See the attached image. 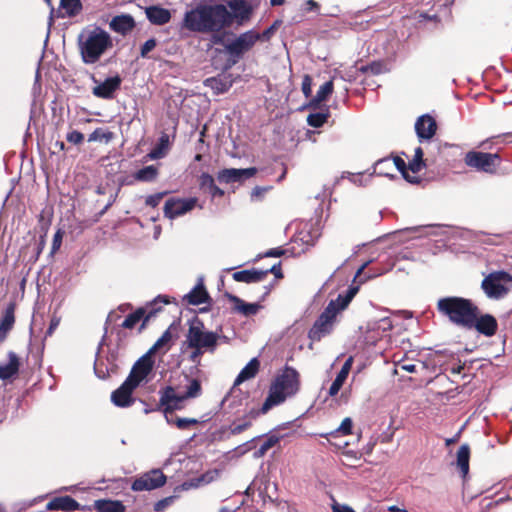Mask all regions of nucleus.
I'll list each match as a JSON object with an SVG mask.
<instances>
[{
	"label": "nucleus",
	"instance_id": "338daca9",
	"mask_svg": "<svg viewBox=\"0 0 512 512\" xmlns=\"http://www.w3.org/2000/svg\"><path fill=\"white\" fill-rule=\"evenodd\" d=\"M284 254V250L281 248H273L265 252V257H280Z\"/></svg>",
	"mask_w": 512,
	"mask_h": 512
},
{
	"label": "nucleus",
	"instance_id": "69168bd1",
	"mask_svg": "<svg viewBox=\"0 0 512 512\" xmlns=\"http://www.w3.org/2000/svg\"><path fill=\"white\" fill-rule=\"evenodd\" d=\"M207 193L210 194L212 198L222 197L224 195V191L216 185H213Z\"/></svg>",
	"mask_w": 512,
	"mask_h": 512
},
{
	"label": "nucleus",
	"instance_id": "e2e57ef3",
	"mask_svg": "<svg viewBox=\"0 0 512 512\" xmlns=\"http://www.w3.org/2000/svg\"><path fill=\"white\" fill-rule=\"evenodd\" d=\"M342 386L343 385L340 382H338V381H336L334 379V381L332 382V384H331V386H330V388L328 390L329 396H331V397L336 396L338 394V392L340 391Z\"/></svg>",
	"mask_w": 512,
	"mask_h": 512
},
{
	"label": "nucleus",
	"instance_id": "5701e85b",
	"mask_svg": "<svg viewBox=\"0 0 512 512\" xmlns=\"http://www.w3.org/2000/svg\"><path fill=\"white\" fill-rule=\"evenodd\" d=\"M19 358L13 351L8 352V362L0 363V379L7 380L15 376L19 371Z\"/></svg>",
	"mask_w": 512,
	"mask_h": 512
},
{
	"label": "nucleus",
	"instance_id": "f03ea898",
	"mask_svg": "<svg viewBox=\"0 0 512 512\" xmlns=\"http://www.w3.org/2000/svg\"><path fill=\"white\" fill-rule=\"evenodd\" d=\"M299 388V373L296 369L286 366L271 383L268 396L261 408L262 413H266L271 408L285 402L287 398L296 395Z\"/></svg>",
	"mask_w": 512,
	"mask_h": 512
},
{
	"label": "nucleus",
	"instance_id": "774afa93",
	"mask_svg": "<svg viewBox=\"0 0 512 512\" xmlns=\"http://www.w3.org/2000/svg\"><path fill=\"white\" fill-rule=\"evenodd\" d=\"M163 148L157 146L156 148H154L150 153H149V157L151 159H159V158H162L164 153H163Z\"/></svg>",
	"mask_w": 512,
	"mask_h": 512
},
{
	"label": "nucleus",
	"instance_id": "a211bd4d",
	"mask_svg": "<svg viewBox=\"0 0 512 512\" xmlns=\"http://www.w3.org/2000/svg\"><path fill=\"white\" fill-rule=\"evenodd\" d=\"M136 389L130 380L125 379V381L114 390L111 394V401L117 407H129L131 406L135 399L132 397L133 391Z\"/></svg>",
	"mask_w": 512,
	"mask_h": 512
},
{
	"label": "nucleus",
	"instance_id": "ea45409f",
	"mask_svg": "<svg viewBox=\"0 0 512 512\" xmlns=\"http://www.w3.org/2000/svg\"><path fill=\"white\" fill-rule=\"evenodd\" d=\"M328 117V110L325 112L312 113L308 115L307 123L312 127L319 128L327 121Z\"/></svg>",
	"mask_w": 512,
	"mask_h": 512
},
{
	"label": "nucleus",
	"instance_id": "c85d7f7f",
	"mask_svg": "<svg viewBox=\"0 0 512 512\" xmlns=\"http://www.w3.org/2000/svg\"><path fill=\"white\" fill-rule=\"evenodd\" d=\"M15 323L14 306L9 305L0 320V344L6 339Z\"/></svg>",
	"mask_w": 512,
	"mask_h": 512
},
{
	"label": "nucleus",
	"instance_id": "a19ab883",
	"mask_svg": "<svg viewBox=\"0 0 512 512\" xmlns=\"http://www.w3.org/2000/svg\"><path fill=\"white\" fill-rule=\"evenodd\" d=\"M394 165L397 168L399 172H401L402 176L410 183H417L418 180L416 177H411L408 173L409 168L406 164V162L399 156L394 158Z\"/></svg>",
	"mask_w": 512,
	"mask_h": 512
},
{
	"label": "nucleus",
	"instance_id": "4468645a",
	"mask_svg": "<svg viewBox=\"0 0 512 512\" xmlns=\"http://www.w3.org/2000/svg\"><path fill=\"white\" fill-rule=\"evenodd\" d=\"M197 204V198H171L165 202L164 215L169 219L182 216L191 211Z\"/></svg>",
	"mask_w": 512,
	"mask_h": 512
},
{
	"label": "nucleus",
	"instance_id": "4d7b16f0",
	"mask_svg": "<svg viewBox=\"0 0 512 512\" xmlns=\"http://www.w3.org/2000/svg\"><path fill=\"white\" fill-rule=\"evenodd\" d=\"M262 272H266V276L269 274V273H272L275 275L276 278H282L283 277V274L281 272V264L280 262L274 264L271 268L269 269H266V270H262Z\"/></svg>",
	"mask_w": 512,
	"mask_h": 512
},
{
	"label": "nucleus",
	"instance_id": "8fccbe9b",
	"mask_svg": "<svg viewBox=\"0 0 512 512\" xmlns=\"http://www.w3.org/2000/svg\"><path fill=\"white\" fill-rule=\"evenodd\" d=\"M157 45L156 39L150 38L141 46L140 56L146 58L148 53L151 52Z\"/></svg>",
	"mask_w": 512,
	"mask_h": 512
},
{
	"label": "nucleus",
	"instance_id": "6e6d98bb",
	"mask_svg": "<svg viewBox=\"0 0 512 512\" xmlns=\"http://www.w3.org/2000/svg\"><path fill=\"white\" fill-rule=\"evenodd\" d=\"M173 502V497H167L162 500H159L154 505V510L157 512L163 511L167 506H169Z\"/></svg>",
	"mask_w": 512,
	"mask_h": 512
},
{
	"label": "nucleus",
	"instance_id": "f704fd0d",
	"mask_svg": "<svg viewBox=\"0 0 512 512\" xmlns=\"http://www.w3.org/2000/svg\"><path fill=\"white\" fill-rule=\"evenodd\" d=\"M158 174V170L154 165L145 166L144 168L138 170L134 177L138 181L142 182H151L153 181Z\"/></svg>",
	"mask_w": 512,
	"mask_h": 512
},
{
	"label": "nucleus",
	"instance_id": "13d9d810",
	"mask_svg": "<svg viewBox=\"0 0 512 512\" xmlns=\"http://www.w3.org/2000/svg\"><path fill=\"white\" fill-rule=\"evenodd\" d=\"M269 190V187H260V186H256L252 192H251V198L254 200V199H259L260 197H262L267 191Z\"/></svg>",
	"mask_w": 512,
	"mask_h": 512
},
{
	"label": "nucleus",
	"instance_id": "1a4fd4ad",
	"mask_svg": "<svg viewBox=\"0 0 512 512\" xmlns=\"http://www.w3.org/2000/svg\"><path fill=\"white\" fill-rule=\"evenodd\" d=\"M158 303L168 304L169 300L166 296H157L146 308H139L135 312L129 314L122 323V327L132 329L135 325L143 319V325L146 324L155 314L161 310Z\"/></svg>",
	"mask_w": 512,
	"mask_h": 512
},
{
	"label": "nucleus",
	"instance_id": "3c124183",
	"mask_svg": "<svg viewBox=\"0 0 512 512\" xmlns=\"http://www.w3.org/2000/svg\"><path fill=\"white\" fill-rule=\"evenodd\" d=\"M302 92L306 98L311 97L312 94V78L309 75H304L301 86Z\"/></svg>",
	"mask_w": 512,
	"mask_h": 512
},
{
	"label": "nucleus",
	"instance_id": "bf43d9fd",
	"mask_svg": "<svg viewBox=\"0 0 512 512\" xmlns=\"http://www.w3.org/2000/svg\"><path fill=\"white\" fill-rule=\"evenodd\" d=\"M333 512H355L350 506L334 502L332 504Z\"/></svg>",
	"mask_w": 512,
	"mask_h": 512
},
{
	"label": "nucleus",
	"instance_id": "58836bf2",
	"mask_svg": "<svg viewBox=\"0 0 512 512\" xmlns=\"http://www.w3.org/2000/svg\"><path fill=\"white\" fill-rule=\"evenodd\" d=\"M279 442V437L276 435L269 436L260 447L254 452V458L263 457L269 449L274 447Z\"/></svg>",
	"mask_w": 512,
	"mask_h": 512
},
{
	"label": "nucleus",
	"instance_id": "603ef678",
	"mask_svg": "<svg viewBox=\"0 0 512 512\" xmlns=\"http://www.w3.org/2000/svg\"><path fill=\"white\" fill-rule=\"evenodd\" d=\"M330 302H335V308L337 309V314L344 310L351 301H348V298L343 294H339L335 300H331Z\"/></svg>",
	"mask_w": 512,
	"mask_h": 512
},
{
	"label": "nucleus",
	"instance_id": "39448f33",
	"mask_svg": "<svg viewBox=\"0 0 512 512\" xmlns=\"http://www.w3.org/2000/svg\"><path fill=\"white\" fill-rule=\"evenodd\" d=\"M218 339V333L206 331L204 323L198 317L189 321V329L186 334V343L189 348H202L208 352H213L216 349Z\"/></svg>",
	"mask_w": 512,
	"mask_h": 512
},
{
	"label": "nucleus",
	"instance_id": "e433bc0d",
	"mask_svg": "<svg viewBox=\"0 0 512 512\" xmlns=\"http://www.w3.org/2000/svg\"><path fill=\"white\" fill-rule=\"evenodd\" d=\"M187 385H186V390L185 392L182 394L184 399H190V398H196L198 396H200L201 394V391H202V388H201V383L198 379H188L187 378Z\"/></svg>",
	"mask_w": 512,
	"mask_h": 512
},
{
	"label": "nucleus",
	"instance_id": "79ce46f5",
	"mask_svg": "<svg viewBox=\"0 0 512 512\" xmlns=\"http://www.w3.org/2000/svg\"><path fill=\"white\" fill-rule=\"evenodd\" d=\"M359 70L363 73H370L372 75H378L388 71L386 65L382 62H372L369 65L361 66Z\"/></svg>",
	"mask_w": 512,
	"mask_h": 512
},
{
	"label": "nucleus",
	"instance_id": "423d86ee",
	"mask_svg": "<svg viewBox=\"0 0 512 512\" xmlns=\"http://www.w3.org/2000/svg\"><path fill=\"white\" fill-rule=\"evenodd\" d=\"M336 316L337 309L335 308V302H329L327 307L320 314L312 328L309 330V338L312 341H320L323 337L330 334L333 330Z\"/></svg>",
	"mask_w": 512,
	"mask_h": 512
},
{
	"label": "nucleus",
	"instance_id": "09e8293b",
	"mask_svg": "<svg viewBox=\"0 0 512 512\" xmlns=\"http://www.w3.org/2000/svg\"><path fill=\"white\" fill-rule=\"evenodd\" d=\"M352 432V420L346 417L341 422L340 426L334 431V433H341L342 435H349Z\"/></svg>",
	"mask_w": 512,
	"mask_h": 512
},
{
	"label": "nucleus",
	"instance_id": "b1692460",
	"mask_svg": "<svg viewBox=\"0 0 512 512\" xmlns=\"http://www.w3.org/2000/svg\"><path fill=\"white\" fill-rule=\"evenodd\" d=\"M228 299L234 304V311L243 316L255 315L261 308L258 303H246L238 296L227 294Z\"/></svg>",
	"mask_w": 512,
	"mask_h": 512
},
{
	"label": "nucleus",
	"instance_id": "a18cd8bd",
	"mask_svg": "<svg viewBox=\"0 0 512 512\" xmlns=\"http://www.w3.org/2000/svg\"><path fill=\"white\" fill-rule=\"evenodd\" d=\"M112 139V133L111 132H104L102 129L98 128L95 129L88 138L89 142L92 141H102L105 140L106 142H109Z\"/></svg>",
	"mask_w": 512,
	"mask_h": 512
},
{
	"label": "nucleus",
	"instance_id": "f3484780",
	"mask_svg": "<svg viewBox=\"0 0 512 512\" xmlns=\"http://www.w3.org/2000/svg\"><path fill=\"white\" fill-rule=\"evenodd\" d=\"M257 172V169L254 167L250 168H243V169H236V168H229V169H223L218 172L217 179L220 183H236V182H242L246 179H249L253 177Z\"/></svg>",
	"mask_w": 512,
	"mask_h": 512
},
{
	"label": "nucleus",
	"instance_id": "9d476101",
	"mask_svg": "<svg viewBox=\"0 0 512 512\" xmlns=\"http://www.w3.org/2000/svg\"><path fill=\"white\" fill-rule=\"evenodd\" d=\"M500 158L498 154H491L479 151L466 153L464 161L468 167L485 173H494Z\"/></svg>",
	"mask_w": 512,
	"mask_h": 512
},
{
	"label": "nucleus",
	"instance_id": "4be33fe9",
	"mask_svg": "<svg viewBox=\"0 0 512 512\" xmlns=\"http://www.w3.org/2000/svg\"><path fill=\"white\" fill-rule=\"evenodd\" d=\"M145 14L149 22L157 26L167 24L172 17L170 10L158 5L146 7Z\"/></svg>",
	"mask_w": 512,
	"mask_h": 512
},
{
	"label": "nucleus",
	"instance_id": "680f3d73",
	"mask_svg": "<svg viewBox=\"0 0 512 512\" xmlns=\"http://www.w3.org/2000/svg\"><path fill=\"white\" fill-rule=\"evenodd\" d=\"M209 34H212L210 41L212 44L215 45H226L224 43V36L220 34V32H210Z\"/></svg>",
	"mask_w": 512,
	"mask_h": 512
},
{
	"label": "nucleus",
	"instance_id": "7c9ffc66",
	"mask_svg": "<svg viewBox=\"0 0 512 512\" xmlns=\"http://www.w3.org/2000/svg\"><path fill=\"white\" fill-rule=\"evenodd\" d=\"M470 447L468 444H462L457 451V467L463 477L469 472Z\"/></svg>",
	"mask_w": 512,
	"mask_h": 512
},
{
	"label": "nucleus",
	"instance_id": "ddd939ff",
	"mask_svg": "<svg viewBox=\"0 0 512 512\" xmlns=\"http://www.w3.org/2000/svg\"><path fill=\"white\" fill-rule=\"evenodd\" d=\"M159 407L157 410H162L164 417L166 412L168 414L173 413L174 410L181 408V403L185 400L182 394L175 391L172 386H166L159 391Z\"/></svg>",
	"mask_w": 512,
	"mask_h": 512
},
{
	"label": "nucleus",
	"instance_id": "2f4dec72",
	"mask_svg": "<svg viewBox=\"0 0 512 512\" xmlns=\"http://www.w3.org/2000/svg\"><path fill=\"white\" fill-rule=\"evenodd\" d=\"M165 420L170 425H175L180 430H187L192 426L199 424V421L195 418H181L175 416L173 413L168 414L166 412Z\"/></svg>",
	"mask_w": 512,
	"mask_h": 512
},
{
	"label": "nucleus",
	"instance_id": "052dcab7",
	"mask_svg": "<svg viewBox=\"0 0 512 512\" xmlns=\"http://www.w3.org/2000/svg\"><path fill=\"white\" fill-rule=\"evenodd\" d=\"M193 351L192 353L190 354V361L193 362V363H198L199 362V359L201 357V355L206 352L207 350L205 349H202V348H192Z\"/></svg>",
	"mask_w": 512,
	"mask_h": 512
},
{
	"label": "nucleus",
	"instance_id": "c03bdc74",
	"mask_svg": "<svg viewBox=\"0 0 512 512\" xmlns=\"http://www.w3.org/2000/svg\"><path fill=\"white\" fill-rule=\"evenodd\" d=\"M352 365H353V357L350 356L344 362V364H343L341 370L338 372L335 380L340 382L343 385L349 375Z\"/></svg>",
	"mask_w": 512,
	"mask_h": 512
},
{
	"label": "nucleus",
	"instance_id": "0eeeda50",
	"mask_svg": "<svg viewBox=\"0 0 512 512\" xmlns=\"http://www.w3.org/2000/svg\"><path fill=\"white\" fill-rule=\"evenodd\" d=\"M261 34L254 30L241 33L236 39L225 45V52L234 59V63L248 52L258 40Z\"/></svg>",
	"mask_w": 512,
	"mask_h": 512
},
{
	"label": "nucleus",
	"instance_id": "393cba45",
	"mask_svg": "<svg viewBox=\"0 0 512 512\" xmlns=\"http://www.w3.org/2000/svg\"><path fill=\"white\" fill-rule=\"evenodd\" d=\"M80 504L70 496L56 497L47 504L48 510L75 511L79 509Z\"/></svg>",
	"mask_w": 512,
	"mask_h": 512
},
{
	"label": "nucleus",
	"instance_id": "412c9836",
	"mask_svg": "<svg viewBox=\"0 0 512 512\" xmlns=\"http://www.w3.org/2000/svg\"><path fill=\"white\" fill-rule=\"evenodd\" d=\"M135 26V20L129 14H121L114 16L109 23V27L112 31L123 36L131 32L135 28Z\"/></svg>",
	"mask_w": 512,
	"mask_h": 512
},
{
	"label": "nucleus",
	"instance_id": "7ed1b4c3",
	"mask_svg": "<svg viewBox=\"0 0 512 512\" xmlns=\"http://www.w3.org/2000/svg\"><path fill=\"white\" fill-rule=\"evenodd\" d=\"M437 309L440 314L459 327L471 329L473 318L478 315V307L471 300L450 296L438 300Z\"/></svg>",
	"mask_w": 512,
	"mask_h": 512
},
{
	"label": "nucleus",
	"instance_id": "dca6fc26",
	"mask_svg": "<svg viewBox=\"0 0 512 512\" xmlns=\"http://www.w3.org/2000/svg\"><path fill=\"white\" fill-rule=\"evenodd\" d=\"M92 80L96 84L92 89V93L95 97L101 99H112L122 82L119 75L108 77L103 82H99L95 76H92Z\"/></svg>",
	"mask_w": 512,
	"mask_h": 512
},
{
	"label": "nucleus",
	"instance_id": "2eb2a0df",
	"mask_svg": "<svg viewBox=\"0 0 512 512\" xmlns=\"http://www.w3.org/2000/svg\"><path fill=\"white\" fill-rule=\"evenodd\" d=\"M227 9L229 8V27L236 21L241 24L250 19L252 14V6L247 0H228L226 2Z\"/></svg>",
	"mask_w": 512,
	"mask_h": 512
},
{
	"label": "nucleus",
	"instance_id": "6ab92c4d",
	"mask_svg": "<svg viewBox=\"0 0 512 512\" xmlns=\"http://www.w3.org/2000/svg\"><path fill=\"white\" fill-rule=\"evenodd\" d=\"M436 130V121L429 114L420 116L415 122V131L420 141L431 139L435 135Z\"/></svg>",
	"mask_w": 512,
	"mask_h": 512
},
{
	"label": "nucleus",
	"instance_id": "cd10ccee",
	"mask_svg": "<svg viewBox=\"0 0 512 512\" xmlns=\"http://www.w3.org/2000/svg\"><path fill=\"white\" fill-rule=\"evenodd\" d=\"M266 278V272H262V270H242L235 272L233 274V279L237 282L244 283H257Z\"/></svg>",
	"mask_w": 512,
	"mask_h": 512
},
{
	"label": "nucleus",
	"instance_id": "c9c22d12",
	"mask_svg": "<svg viewBox=\"0 0 512 512\" xmlns=\"http://www.w3.org/2000/svg\"><path fill=\"white\" fill-rule=\"evenodd\" d=\"M204 84L205 86L214 90L215 93L217 94L226 92L230 87V84H228L227 81L217 77H211L206 79Z\"/></svg>",
	"mask_w": 512,
	"mask_h": 512
},
{
	"label": "nucleus",
	"instance_id": "37998d69",
	"mask_svg": "<svg viewBox=\"0 0 512 512\" xmlns=\"http://www.w3.org/2000/svg\"><path fill=\"white\" fill-rule=\"evenodd\" d=\"M171 338H172V335H171L170 331L166 330L146 353H150V356H152L156 351H158L163 346L168 344L170 342Z\"/></svg>",
	"mask_w": 512,
	"mask_h": 512
},
{
	"label": "nucleus",
	"instance_id": "20e7f679",
	"mask_svg": "<svg viewBox=\"0 0 512 512\" xmlns=\"http://www.w3.org/2000/svg\"><path fill=\"white\" fill-rule=\"evenodd\" d=\"M113 46L110 34L101 27L83 31L78 37V48L85 64L96 63Z\"/></svg>",
	"mask_w": 512,
	"mask_h": 512
},
{
	"label": "nucleus",
	"instance_id": "c756f323",
	"mask_svg": "<svg viewBox=\"0 0 512 512\" xmlns=\"http://www.w3.org/2000/svg\"><path fill=\"white\" fill-rule=\"evenodd\" d=\"M333 81H327L321 85L314 97L311 98L309 106L317 108L323 101H325L333 92Z\"/></svg>",
	"mask_w": 512,
	"mask_h": 512
},
{
	"label": "nucleus",
	"instance_id": "6e6552de",
	"mask_svg": "<svg viewBox=\"0 0 512 512\" xmlns=\"http://www.w3.org/2000/svg\"><path fill=\"white\" fill-rule=\"evenodd\" d=\"M509 280H511L509 273L493 272L483 279L481 287L488 298L498 300L507 294L508 290L503 283Z\"/></svg>",
	"mask_w": 512,
	"mask_h": 512
},
{
	"label": "nucleus",
	"instance_id": "0e129e2a",
	"mask_svg": "<svg viewBox=\"0 0 512 512\" xmlns=\"http://www.w3.org/2000/svg\"><path fill=\"white\" fill-rule=\"evenodd\" d=\"M359 291L358 285H350L349 288L346 290V292L343 294L345 297L348 298V301H352V299L355 297V295Z\"/></svg>",
	"mask_w": 512,
	"mask_h": 512
},
{
	"label": "nucleus",
	"instance_id": "bb28decb",
	"mask_svg": "<svg viewBox=\"0 0 512 512\" xmlns=\"http://www.w3.org/2000/svg\"><path fill=\"white\" fill-rule=\"evenodd\" d=\"M184 300L191 305H199L209 300V294L206 291L202 281L184 296Z\"/></svg>",
	"mask_w": 512,
	"mask_h": 512
},
{
	"label": "nucleus",
	"instance_id": "f257e3e1",
	"mask_svg": "<svg viewBox=\"0 0 512 512\" xmlns=\"http://www.w3.org/2000/svg\"><path fill=\"white\" fill-rule=\"evenodd\" d=\"M229 20L225 4H199L184 13L180 26L192 33L208 34L228 28Z\"/></svg>",
	"mask_w": 512,
	"mask_h": 512
},
{
	"label": "nucleus",
	"instance_id": "f8f14e48",
	"mask_svg": "<svg viewBox=\"0 0 512 512\" xmlns=\"http://www.w3.org/2000/svg\"><path fill=\"white\" fill-rule=\"evenodd\" d=\"M166 483V476L160 469H153L144 473L132 483L133 491H150L162 487Z\"/></svg>",
	"mask_w": 512,
	"mask_h": 512
},
{
	"label": "nucleus",
	"instance_id": "72a5a7b5",
	"mask_svg": "<svg viewBox=\"0 0 512 512\" xmlns=\"http://www.w3.org/2000/svg\"><path fill=\"white\" fill-rule=\"evenodd\" d=\"M60 8L68 17H75L82 10V3L80 0H60Z\"/></svg>",
	"mask_w": 512,
	"mask_h": 512
},
{
	"label": "nucleus",
	"instance_id": "49530a36",
	"mask_svg": "<svg viewBox=\"0 0 512 512\" xmlns=\"http://www.w3.org/2000/svg\"><path fill=\"white\" fill-rule=\"evenodd\" d=\"M215 185L214 178L208 173H202L199 177V187L205 193Z\"/></svg>",
	"mask_w": 512,
	"mask_h": 512
},
{
	"label": "nucleus",
	"instance_id": "de8ad7c7",
	"mask_svg": "<svg viewBox=\"0 0 512 512\" xmlns=\"http://www.w3.org/2000/svg\"><path fill=\"white\" fill-rule=\"evenodd\" d=\"M251 426V422L247 419L241 420L238 423L234 422L230 425L229 430L232 435H238L248 429Z\"/></svg>",
	"mask_w": 512,
	"mask_h": 512
},
{
	"label": "nucleus",
	"instance_id": "864d4df0",
	"mask_svg": "<svg viewBox=\"0 0 512 512\" xmlns=\"http://www.w3.org/2000/svg\"><path fill=\"white\" fill-rule=\"evenodd\" d=\"M66 139L68 142L77 145L83 142L84 135L77 130H73L67 134Z\"/></svg>",
	"mask_w": 512,
	"mask_h": 512
},
{
	"label": "nucleus",
	"instance_id": "a878e982",
	"mask_svg": "<svg viewBox=\"0 0 512 512\" xmlns=\"http://www.w3.org/2000/svg\"><path fill=\"white\" fill-rule=\"evenodd\" d=\"M260 362L255 357L252 358L246 366L239 372L238 376L234 381V387L240 385L241 383L254 378L259 371Z\"/></svg>",
	"mask_w": 512,
	"mask_h": 512
},
{
	"label": "nucleus",
	"instance_id": "aec40b11",
	"mask_svg": "<svg viewBox=\"0 0 512 512\" xmlns=\"http://www.w3.org/2000/svg\"><path fill=\"white\" fill-rule=\"evenodd\" d=\"M471 328H475L486 337H492L497 331L498 323L495 317L490 314L481 315L480 317L477 315L473 318Z\"/></svg>",
	"mask_w": 512,
	"mask_h": 512
},
{
	"label": "nucleus",
	"instance_id": "4c0bfd02",
	"mask_svg": "<svg viewBox=\"0 0 512 512\" xmlns=\"http://www.w3.org/2000/svg\"><path fill=\"white\" fill-rule=\"evenodd\" d=\"M423 155L422 148L417 147L414 151V158L408 164V168L412 173H418L425 167Z\"/></svg>",
	"mask_w": 512,
	"mask_h": 512
},
{
	"label": "nucleus",
	"instance_id": "473e14b6",
	"mask_svg": "<svg viewBox=\"0 0 512 512\" xmlns=\"http://www.w3.org/2000/svg\"><path fill=\"white\" fill-rule=\"evenodd\" d=\"M98 512H124L125 507L120 501L98 500L95 503Z\"/></svg>",
	"mask_w": 512,
	"mask_h": 512
},
{
	"label": "nucleus",
	"instance_id": "9b49d317",
	"mask_svg": "<svg viewBox=\"0 0 512 512\" xmlns=\"http://www.w3.org/2000/svg\"><path fill=\"white\" fill-rule=\"evenodd\" d=\"M154 368V360L150 353H145L132 366L127 380H130L134 387H139L143 383L148 382V377Z\"/></svg>",
	"mask_w": 512,
	"mask_h": 512
},
{
	"label": "nucleus",
	"instance_id": "5fc2aeb1",
	"mask_svg": "<svg viewBox=\"0 0 512 512\" xmlns=\"http://www.w3.org/2000/svg\"><path fill=\"white\" fill-rule=\"evenodd\" d=\"M164 195H165V193H156L153 195H149L146 198L145 203L147 206L156 207L157 205H159V203L162 200Z\"/></svg>",
	"mask_w": 512,
	"mask_h": 512
}]
</instances>
